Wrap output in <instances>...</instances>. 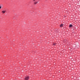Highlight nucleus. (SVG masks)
Returning a JSON list of instances; mask_svg holds the SVG:
<instances>
[{
    "label": "nucleus",
    "mask_w": 80,
    "mask_h": 80,
    "mask_svg": "<svg viewBox=\"0 0 80 80\" xmlns=\"http://www.w3.org/2000/svg\"><path fill=\"white\" fill-rule=\"evenodd\" d=\"M72 27V24H70L69 26V27L70 28H71V27Z\"/></svg>",
    "instance_id": "nucleus-4"
},
{
    "label": "nucleus",
    "mask_w": 80,
    "mask_h": 80,
    "mask_svg": "<svg viewBox=\"0 0 80 80\" xmlns=\"http://www.w3.org/2000/svg\"><path fill=\"white\" fill-rule=\"evenodd\" d=\"M33 2H35V0H33Z\"/></svg>",
    "instance_id": "nucleus-8"
},
{
    "label": "nucleus",
    "mask_w": 80,
    "mask_h": 80,
    "mask_svg": "<svg viewBox=\"0 0 80 80\" xmlns=\"http://www.w3.org/2000/svg\"><path fill=\"white\" fill-rule=\"evenodd\" d=\"M2 13L4 14L6 12V11H2Z\"/></svg>",
    "instance_id": "nucleus-2"
},
{
    "label": "nucleus",
    "mask_w": 80,
    "mask_h": 80,
    "mask_svg": "<svg viewBox=\"0 0 80 80\" xmlns=\"http://www.w3.org/2000/svg\"><path fill=\"white\" fill-rule=\"evenodd\" d=\"M56 44H57V43H53V45H56Z\"/></svg>",
    "instance_id": "nucleus-6"
},
{
    "label": "nucleus",
    "mask_w": 80,
    "mask_h": 80,
    "mask_svg": "<svg viewBox=\"0 0 80 80\" xmlns=\"http://www.w3.org/2000/svg\"><path fill=\"white\" fill-rule=\"evenodd\" d=\"M37 3H38V2L37 1H36L34 2V5H36Z\"/></svg>",
    "instance_id": "nucleus-3"
},
{
    "label": "nucleus",
    "mask_w": 80,
    "mask_h": 80,
    "mask_svg": "<svg viewBox=\"0 0 80 80\" xmlns=\"http://www.w3.org/2000/svg\"><path fill=\"white\" fill-rule=\"evenodd\" d=\"M30 78V77L28 76H26L24 78V80H29V78Z\"/></svg>",
    "instance_id": "nucleus-1"
},
{
    "label": "nucleus",
    "mask_w": 80,
    "mask_h": 80,
    "mask_svg": "<svg viewBox=\"0 0 80 80\" xmlns=\"http://www.w3.org/2000/svg\"><path fill=\"white\" fill-rule=\"evenodd\" d=\"M63 24H61V25H60V27H63Z\"/></svg>",
    "instance_id": "nucleus-5"
},
{
    "label": "nucleus",
    "mask_w": 80,
    "mask_h": 80,
    "mask_svg": "<svg viewBox=\"0 0 80 80\" xmlns=\"http://www.w3.org/2000/svg\"><path fill=\"white\" fill-rule=\"evenodd\" d=\"M1 8H2V7L0 5V9H1Z\"/></svg>",
    "instance_id": "nucleus-7"
}]
</instances>
